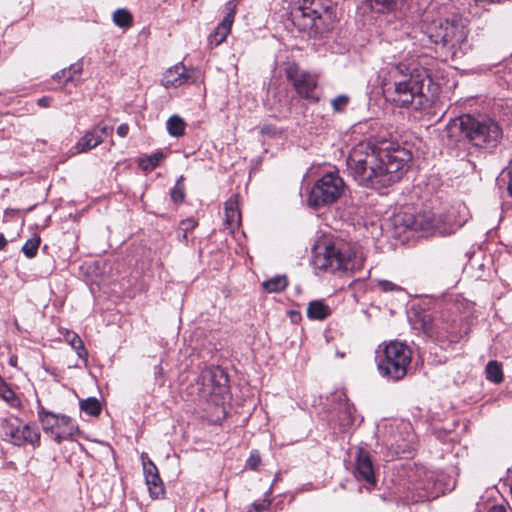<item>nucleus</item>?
I'll return each instance as SVG.
<instances>
[{"mask_svg": "<svg viewBox=\"0 0 512 512\" xmlns=\"http://www.w3.org/2000/svg\"><path fill=\"white\" fill-rule=\"evenodd\" d=\"M486 378L495 384H499L503 381V372L501 364L497 361H489L486 365Z\"/></svg>", "mask_w": 512, "mask_h": 512, "instance_id": "nucleus-29", "label": "nucleus"}, {"mask_svg": "<svg viewBox=\"0 0 512 512\" xmlns=\"http://www.w3.org/2000/svg\"><path fill=\"white\" fill-rule=\"evenodd\" d=\"M488 512H506L505 508L501 505H495L488 510Z\"/></svg>", "mask_w": 512, "mask_h": 512, "instance_id": "nucleus-49", "label": "nucleus"}, {"mask_svg": "<svg viewBox=\"0 0 512 512\" xmlns=\"http://www.w3.org/2000/svg\"><path fill=\"white\" fill-rule=\"evenodd\" d=\"M271 502L267 498L262 499L260 501H255L246 512H263L267 510L270 506Z\"/></svg>", "mask_w": 512, "mask_h": 512, "instance_id": "nucleus-40", "label": "nucleus"}, {"mask_svg": "<svg viewBox=\"0 0 512 512\" xmlns=\"http://www.w3.org/2000/svg\"><path fill=\"white\" fill-rule=\"evenodd\" d=\"M108 127L103 124L95 125L87 131L76 143L75 149L78 153H85L101 144L108 134Z\"/></svg>", "mask_w": 512, "mask_h": 512, "instance_id": "nucleus-19", "label": "nucleus"}, {"mask_svg": "<svg viewBox=\"0 0 512 512\" xmlns=\"http://www.w3.org/2000/svg\"><path fill=\"white\" fill-rule=\"evenodd\" d=\"M436 318L429 313H422L418 315V322L421 330L428 336L433 337L438 332L434 327Z\"/></svg>", "mask_w": 512, "mask_h": 512, "instance_id": "nucleus-30", "label": "nucleus"}, {"mask_svg": "<svg viewBox=\"0 0 512 512\" xmlns=\"http://www.w3.org/2000/svg\"><path fill=\"white\" fill-rule=\"evenodd\" d=\"M411 359V349L399 341L380 345L375 355L380 375L392 381H399L406 376Z\"/></svg>", "mask_w": 512, "mask_h": 512, "instance_id": "nucleus-7", "label": "nucleus"}, {"mask_svg": "<svg viewBox=\"0 0 512 512\" xmlns=\"http://www.w3.org/2000/svg\"><path fill=\"white\" fill-rule=\"evenodd\" d=\"M0 397L13 408L21 406L20 399L5 382L0 383Z\"/></svg>", "mask_w": 512, "mask_h": 512, "instance_id": "nucleus-32", "label": "nucleus"}, {"mask_svg": "<svg viewBox=\"0 0 512 512\" xmlns=\"http://www.w3.org/2000/svg\"><path fill=\"white\" fill-rule=\"evenodd\" d=\"M468 115H462L452 119L446 125L443 137L448 140L450 145H458L464 140H468Z\"/></svg>", "mask_w": 512, "mask_h": 512, "instance_id": "nucleus-18", "label": "nucleus"}, {"mask_svg": "<svg viewBox=\"0 0 512 512\" xmlns=\"http://www.w3.org/2000/svg\"><path fill=\"white\" fill-rule=\"evenodd\" d=\"M377 285L383 292L400 291L401 287L388 280H377Z\"/></svg>", "mask_w": 512, "mask_h": 512, "instance_id": "nucleus-42", "label": "nucleus"}, {"mask_svg": "<svg viewBox=\"0 0 512 512\" xmlns=\"http://www.w3.org/2000/svg\"><path fill=\"white\" fill-rule=\"evenodd\" d=\"M378 78L385 97L396 106L418 110L427 100L423 89L428 74L412 57L388 64L379 71Z\"/></svg>", "mask_w": 512, "mask_h": 512, "instance_id": "nucleus-3", "label": "nucleus"}, {"mask_svg": "<svg viewBox=\"0 0 512 512\" xmlns=\"http://www.w3.org/2000/svg\"><path fill=\"white\" fill-rule=\"evenodd\" d=\"M468 29L458 16L451 18H436L429 20L428 16L422 21L419 30H413V35L407 33V39L420 46H435L446 57L461 58L468 48Z\"/></svg>", "mask_w": 512, "mask_h": 512, "instance_id": "nucleus-4", "label": "nucleus"}, {"mask_svg": "<svg viewBox=\"0 0 512 512\" xmlns=\"http://www.w3.org/2000/svg\"><path fill=\"white\" fill-rule=\"evenodd\" d=\"M277 128L274 125L266 124L260 128V133L268 137H275L277 135Z\"/></svg>", "mask_w": 512, "mask_h": 512, "instance_id": "nucleus-44", "label": "nucleus"}, {"mask_svg": "<svg viewBox=\"0 0 512 512\" xmlns=\"http://www.w3.org/2000/svg\"><path fill=\"white\" fill-rule=\"evenodd\" d=\"M344 188V181L338 172H328L312 187L308 196V203L312 207L330 205L341 197Z\"/></svg>", "mask_w": 512, "mask_h": 512, "instance_id": "nucleus-10", "label": "nucleus"}, {"mask_svg": "<svg viewBox=\"0 0 512 512\" xmlns=\"http://www.w3.org/2000/svg\"><path fill=\"white\" fill-rule=\"evenodd\" d=\"M54 441L61 443L72 439L80 433L78 425L67 415L61 414L55 430Z\"/></svg>", "mask_w": 512, "mask_h": 512, "instance_id": "nucleus-21", "label": "nucleus"}, {"mask_svg": "<svg viewBox=\"0 0 512 512\" xmlns=\"http://www.w3.org/2000/svg\"><path fill=\"white\" fill-rule=\"evenodd\" d=\"M349 102V96L341 94L331 100V106L335 113H341L348 106Z\"/></svg>", "mask_w": 512, "mask_h": 512, "instance_id": "nucleus-38", "label": "nucleus"}, {"mask_svg": "<svg viewBox=\"0 0 512 512\" xmlns=\"http://www.w3.org/2000/svg\"><path fill=\"white\" fill-rule=\"evenodd\" d=\"M37 415L40 423L42 424L43 430L50 434L51 438L54 439L55 430L61 414H55L47 411L43 406H39Z\"/></svg>", "mask_w": 512, "mask_h": 512, "instance_id": "nucleus-23", "label": "nucleus"}, {"mask_svg": "<svg viewBox=\"0 0 512 512\" xmlns=\"http://www.w3.org/2000/svg\"><path fill=\"white\" fill-rule=\"evenodd\" d=\"M434 327L436 328V330H438V332L435 333V335L432 338L436 340H441L444 338H448L449 336H452L451 341L456 338V336H453L455 331L452 324L447 321H444L442 318H436Z\"/></svg>", "mask_w": 512, "mask_h": 512, "instance_id": "nucleus-26", "label": "nucleus"}, {"mask_svg": "<svg viewBox=\"0 0 512 512\" xmlns=\"http://www.w3.org/2000/svg\"><path fill=\"white\" fill-rule=\"evenodd\" d=\"M225 9L227 11L222 22L218 24L215 30L208 36V43L211 47L218 46L223 43L231 31L236 13V3L230 0L226 3Z\"/></svg>", "mask_w": 512, "mask_h": 512, "instance_id": "nucleus-15", "label": "nucleus"}, {"mask_svg": "<svg viewBox=\"0 0 512 512\" xmlns=\"http://www.w3.org/2000/svg\"><path fill=\"white\" fill-rule=\"evenodd\" d=\"M113 22L121 28H128L132 25V15L126 9H117L113 13Z\"/></svg>", "mask_w": 512, "mask_h": 512, "instance_id": "nucleus-35", "label": "nucleus"}, {"mask_svg": "<svg viewBox=\"0 0 512 512\" xmlns=\"http://www.w3.org/2000/svg\"><path fill=\"white\" fill-rule=\"evenodd\" d=\"M20 423L18 418H15L14 421L3 419L1 423L3 440L17 446H22L26 443L32 446H39L41 434L37 426L30 424L20 426Z\"/></svg>", "mask_w": 512, "mask_h": 512, "instance_id": "nucleus-11", "label": "nucleus"}, {"mask_svg": "<svg viewBox=\"0 0 512 512\" xmlns=\"http://www.w3.org/2000/svg\"><path fill=\"white\" fill-rule=\"evenodd\" d=\"M66 339L72 348L76 350L78 357L87 360L88 352L84 347L82 339L76 333H68Z\"/></svg>", "mask_w": 512, "mask_h": 512, "instance_id": "nucleus-34", "label": "nucleus"}, {"mask_svg": "<svg viewBox=\"0 0 512 512\" xmlns=\"http://www.w3.org/2000/svg\"><path fill=\"white\" fill-rule=\"evenodd\" d=\"M164 158V154L162 151H156L151 155H147L139 159L138 165L139 167L145 171L150 172L154 170L160 163V161Z\"/></svg>", "mask_w": 512, "mask_h": 512, "instance_id": "nucleus-25", "label": "nucleus"}, {"mask_svg": "<svg viewBox=\"0 0 512 512\" xmlns=\"http://www.w3.org/2000/svg\"><path fill=\"white\" fill-rule=\"evenodd\" d=\"M469 210L465 204L452 206L445 215L435 217L430 211L398 215L396 222L404 228L424 233L449 235L461 228L469 219Z\"/></svg>", "mask_w": 512, "mask_h": 512, "instance_id": "nucleus-6", "label": "nucleus"}, {"mask_svg": "<svg viewBox=\"0 0 512 512\" xmlns=\"http://www.w3.org/2000/svg\"><path fill=\"white\" fill-rule=\"evenodd\" d=\"M411 157V153L399 145L376 152L370 144L360 142L347 157V172L360 186L379 190L400 181Z\"/></svg>", "mask_w": 512, "mask_h": 512, "instance_id": "nucleus-1", "label": "nucleus"}, {"mask_svg": "<svg viewBox=\"0 0 512 512\" xmlns=\"http://www.w3.org/2000/svg\"><path fill=\"white\" fill-rule=\"evenodd\" d=\"M288 285L286 276L277 275L262 283V287L269 293H277L283 291Z\"/></svg>", "mask_w": 512, "mask_h": 512, "instance_id": "nucleus-27", "label": "nucleus"}, {"mask_svg": "<svg viewBox=\"0 0 512 512\" xmlns=\"http://www.w3.org/2000/svg\"><path fill=\"white\" fill-rule=\"evenodd\" d=\"M330 312L329 306L321 300L311 301L307 307V316L312 320H324Z\"/></svg>", "mask_w": 512, "mask_h": 512, "instance_id": "nucleus-24", "label": "nucleus"}, {"mask_svg": "<svg viewBox=\"0 0 512 512\" xmlns=\"http://www.w3.org/2000/svg\"><path fill=\"white\" fill-rule=\"evenodd\" d=\"M369 2L370 7L379 13H384L386 11H392L398 8V5L402 2V0H367Z\"/></svg>", "mask_w": 512, "mask_h": 512, "instance_id": "nucleus-31", "label": "nucleus"}, {"mask_svg": "<svg viewBox=\"0 0 512 512\" xmlns=\"http://www.w3.org/2000/svg\"><path fill=\"white\" fill-rule=\"evenodd\" d=\"M468 141L476 147L493 149L501 141L503 132L499 124L487 117L468 115Z\"/></svg>", "mask_w": 512, "mask_h": 512, "instance_id": "nucleus-9", "label": "nucleus"}, {"mask_svg": "<svg viewBox=\"0 0 512 512\" xmlns=\"http://www.w3.org/2000/svg\"><path fill=\"white\" fill-rule=\"evenodd\" d=\"M168 133L173 137H180L185 132L186 124L184 120L177 116H171L166 123Z\"/></svg>", "mask_w": 512, "mask_h": 512, "instance_id": "nucleus-28", "label": "nucleus"}, {"mask_svg": "<svg viewBox=\"0 0 512 512\" xmlns=\"http://www.w3.org/2000/svg\"><path fill=\"white\" fill-rule=\"evenodd\" d=\"M40 237L36 236L28 239L22 247V251L27 258H33L37 255L40 245Z\"/></svg>", "mask_w": 512, "mask_h": 512, "instance_id": "nucleus-37", "label": "nucleus"}, {"mask_svg": "<svg viewBox=\"0 0 512 512\" xmlns=\"http://www.w3.org/2000/svg\"><path fill=\"white\" fill-rule=\"evenodd\" d=\"M501 0H495V2H500Z\"/></svg>", "mask_w": 512, "mask_h": 512, "instance_id": "nucleus-52", "label": "nucleus"}, {"mask_svg": "<svg viewBox=\"0 0 512 512\" xmlns=\"http://www.w3.org/2000/svg\"><path fill=\"white\" fill-rule=\"evenodd\" d=\"M183 180L184 177L181 175L170 191V198L175 204H181L185 199V188L182 184Z\"/></svg>", "mask_w": 512, "mask_h": 512, "instance_id": "nucleus-36", "label": "nucleus"}, {"mask_svg": "<svg viewBox=\"0 0 512 512\" xmlns=\"http://www.w3.org/2000/svg\"><path fill=\"white\" fill-rule=\"evenodd\" d=\"M190 75L182 63L170 67L164 73L162 85L165 88H177L189 81Z\"/></svg>", "mask_w": 512, "mask_h": 512, "instance_id": "nucleus-20", "label": "nucleus"}, {"mask_svg": "<svg viewBox=\"0 0 512 512\" xmlns=\"http://www.w3.org/2000/svg\"><path fill=\"white\" fill-rule=\"evenodd\" d=\"M7 245V241L2 233H0V250H3Z\"/></svg>", "mask_w": 512, "mask_h": 512, "instance_id": "nucleus-50", "label": "nucleus"}, {"mask_svg": "<svg viewBox=\"0 0 512 512\" xmlns=\"http://www.w3.org/2000/svg\"><path fill=\"white\" fill-rule=\"evenodd\" d=\"M261 463V458L257 450L250 452L249 458L246 461V467L251 470H256Z\"/></svg>", "mask_w": 512, "mask_h": 512, "instance_id": "nucleus-41", "label": "nucleus"}, {"mask_svg": "<svg viewBox=\"0 0 512 512\" xmlns=\"http://www.w3.org/2000/svg\"><path fill=\"white\" fill-rule=\"evenodd\" d=\"M228 377L223 369L212 367L205 369L199 378L198 390L202 398L220 396L227 392Z\"/></svg>", "mask_w": 512, "mask_h": 512, "instance_id": "nucleus-13", "label": "nucleus"}, {"mask_svg": "<svg viewBox=\"0 0 512 512\" xmlns=\"http://www.w3.org/2000/svg\"><path fill=\"white\" fill-rule=\"evenodd\" d=\"M365 256L360 246L340 237H325L313 249L312 264L328 273H354L363 268Z\"/></svg>", "mask_w": 512, "mask_h": 512, "instance_id": "nucleus-5", "label": "nucleus"}, {"mask_svg": "<svg viewBox=\"0 0 512 512\" xmlns=\"http://www.w3.org/2000/svg\"><path fill=\"white\" fill-rule=\"evenodd\" d=\"M403 427L406 429V428H408V427H409V424H405V423H404V424H403Z\"/></svg>", "mask_w": 512, "mask_h": 512, "instance_id": "nucleus-51", "label": "nucleus"}, {"mask_svg": "<svg viewBox=\"0 0 512 512\" xmlns=\"http://www.w3.org/2000/svg\"><path fill=\"white\" fill-rule=\"evenodd\" d=\"M411 157V153L399 145L376 152L370 144L360 142L347 157V172L360 186L379 190L400 181Z\"/></svg>", "mask_w": 512, "mask_h": 512, "instance_id": "nucleus-2", "label": "nucleus"}, {"mask_svg": "<svg viewBox=\"0 0 512 512\" xmlns=\"http://www.w3.org/2000/svg\"><path fill=\"white\" fill-rule=\"evenodd\" d=\"M225 222L231 227H238L241 222L238 195H232L224 204Z\"/></svg>", "mask_w": 512, "mask_h": 512, "instance_id": "nucleus-22", "label": "nucleus"}, {"mask_svg": "<svg viewBox=\"0 0 512 512\" xmlns=\"http://www.w3.org/2000/svg\"><path fill=\"white\" fill-rule=\"evenodd\" d=\"M354 477L367 484V488H374L377 484L375 468L370 453L363 447H358L355 455Z\"/></svg>", "mask_w": 512, "mask_h": 512, "instance_id": "nucleus-14", "label": "nucleus"}, {"mask_svg": "<svg viewBox=\"0 0 512 512\" xmlns=\"http://www.w3.org/2000/svg\"><path fill=\"white\" fill-rule=\"evenodd\" d=\"M285 75L300 97L314 102L319 101V97L315 95L317 87V77L315 75L300 69L295 63L286 67Z\"/></svg>", "mask_w": 512, "mask_h": 512, "instance_id": "nucleus-12", "label": "nucleus"}, {"mask_svg": "<svg viewBox=\"0 0 512 512\" xmlns=\"http://www.w3.org/2000/svg\"><path fill=\"white\" fill-rule=\"evenodd\" d=\"M182 225L185 227L186 230H188L189 228H192L195 226V223L193 220L191 219H188V220H185L182 222Z\"/></svg>", "mask_w": 512, "mask_h": 512, "instance_id": "nucleus-48", "label": "nucleus"}, {"mask_svg": "<svg viewBox=\"0 0 512 512\" xmlns=\"http://www.w3.org/2000/svg\"><path fill=\"white\" fill-rule=\"evenodd\" d=\"M129 133V126L128 124L126 123H123L121 125L118 126L117 128V134L120 136V137H125L127 136V134Z\"/></svg>", "mask_w": 512, "mask_h": 512, "instance_id": "nucleus-46", "label": "nucleus"}, {"mask_svg": "<svg viewBox=\"0 0 512 512\" xmlns=\"http://www.w3.org/2000/svg\"><path fill=\"white\" fill-rule=\"evenodd\" d=\"M50 101H51V99L49 97L44 96L37 100V104L40 107L46 108V107L50 106Z\"/></svg>", "mask_w": 512, "mask_h": 512, "instance_id": "nucleus-47", "label": "nucleus"}, {"mask_svg": "<svg viewBox=\"0 0 512 512\" xmlns=\"http://www.w3.org/2000/svg\"><path fill=\"white\" fill-rule=\"evenodd\" d=\"M293 17L301 30H308L315 35L330 30L331 12L322 4V0H303Z\"/></svg>", "mask_w": 512, "mask_h": 512, "instance_id": "nucleus-8", "label": "nucleus"}, {"mask_svg": "<svg viewBox=\"0 0 512 512\" xmlns=\"http://www.w3.org/2000/svg\"><path fill=\"white\" fill-rule=\"evenodd\" d=\"M506 170L509 178L507 190L509 195L512 197V160L510 161L509 166L506 168Z\"/></svg>", "mask_w": 512, "mask_h": 512, "instance_id": "nucleus-45", "label": "nucleus"}, {"mask_svg": "<svg viewBox=\"0 0 512 512\" xmlns=\"http://www.w3.org/2000/svg\"><path fill=\"white\" fill-rule=\"evenodd\" d=\"M387 445L390 449H392L396 454L406 452L408 445L404 442L400 443L397 439L394 441L387 442Z\"/></svg>", "mask_w": 512, "mask_h": 512, "instance_id": "nucleus-43", "label": "nucleus"}, {"mask_svg": "<svg viewBox=\"0 0 512 512\" xmlns=\"http://www.w3.org/2000/svg\"><path fill=\"white\" fill-rule=\"evenodd\" d=\"M80 409L89 416L96 417L101 412V404L95 397L80 401Z\"/></svg>", "mask_w": 512, "mask_h": 512, "instance_id": "nucleus-33", "label": "nucleus"}, {"mask_svg": "<svg viewBox=\"0 0 512 512\" xmlns=\"http://www.w3.org/2000/svg\"><path fill=\"white\" fill-rule=\"evenodd\" d=\"M82 71V63L77 62L72 65H70L69 69H63L62 70V76L65 79L66 82L71 81L73 79V74H79Z\"/></svg>", "mask_w": 512, "mask_h": 512, "instance_id": "nucleus-39", "label": "nucleus"}, {"mask_svg": "<svg viewBox=\"0 0 512 512\" xmlns=\"http://www.w3.org/2000/svg\"><path fill=\"white\" fill-rule=\"evenodd\" d=\"M333 422L340 432L345 433L359 425L362 422V418L356 414L353 404L344 401L339 404L338 412Z\"/></svg>", "mask_w": 512, "mask_h": 512, "instance_id": "nucleus-16", "label": "nucleus"}, {"mask_svg": "<svg viewBox=\"0 0 512 512\" xmlns=\"http://www.w3.org/2000/svg\"><path fill=\"white\" fill-rule=\"evenodd\" d=\"M141 460L146 485L148 486L150 495L152 497H159L164 493V486L159 476L158 469L153 461L148 458L146 453H142Z\"/></svg>", "mask_w": 512, "mask_h": 512, "instance_id": "nucleus-17", "label": "nucleus"}]
</instances>
